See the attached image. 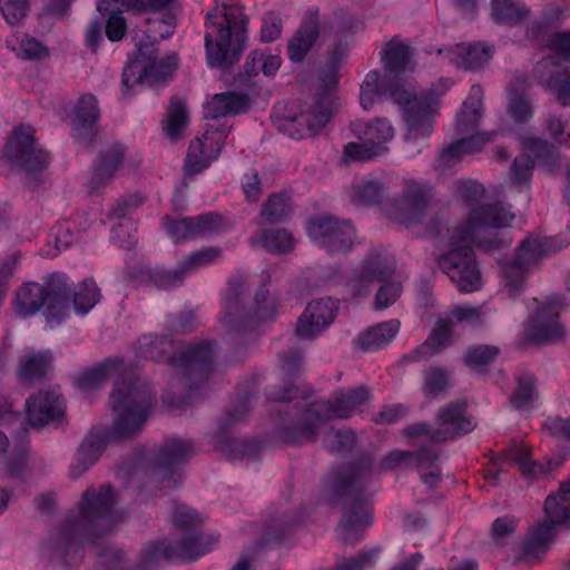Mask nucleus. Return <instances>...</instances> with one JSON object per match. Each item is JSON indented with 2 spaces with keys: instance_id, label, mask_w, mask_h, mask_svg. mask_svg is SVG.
I'll return each mask as SVG.
<instances>
[{
  "instance_id": "nucleus-26",
  "label": "nucleus",
  "mask_w": 570,
  "mask_h": 570,
  "mask_svg": "<svg viewBox=\"0 0 570 570\" xmlns=\"http://www.w3.org/2000/svg\"><path fill=\"white\" fill-rule=\"evenodd\" d=\"M222 217L217 214L202 215L195 218H181L171 220L165 218L164 225L169 236L179 242L187 238H196L218 229Z\"/></svg>"
},
{
  "instance_id": "nucleus-29",
  "label": "nucleus",
  "mask_w": 570,
  "mask_h": 570,
  "mask_svg": "<svg viewBox=\"0 0 570 570\" xmlns=\"http://www.w3.org/2000/svg\"><path fill=\"white\" fill-rule=\"evenodd\" d=\"M372 507L365 500H355L344 512L340 530L345 542L353 543L362 538V532L372 523Z\"/></svg>"
},
{
  "instance_id": "nucleus-20",
  "label": "nucleus",
  "mask_w": 570,
  "mask_h": 570,
  "mask_svg": "<svg viewBox=\"0 0 570 570\" xmlns=\"http://www.w3.org/2000/svg\"><path fill=\"white\" fill-rule=\"evenodd\" d=\"M307 233L317 246L332 253L347 252L353 244V226L348 222H338L330 216L311 220Z\"/></svg>"
},
{
  "instance_id": "nucleus-23",
  "label": "nucleus",
  "mask_w": 570,
  "mask_h": 570,
  "mask_svg": "<svg viewBox=\"0 0 570 570\" xmlns=\"http://www.w3.org/2000/svg\"><path fill=\"white\" fill-rule=\"evenodd\" d=\"M531 455V446L525 441L519 440L513 441L510 448L503 451L502 459L504 462L517 465L523 475L531 478L544 475L559 466L562 462L561 460H547L544 463L532 461Z\"/></svg>"
},
{
  "instance_id": "nucleus-44",
  "label": "nucleus",
  "mask_w": 570,
  "mask_h": 570,
  "mask_svg": "<svg viewBox=\"0 0 570 570\" xmlns=\"http://www.w3.org/2000/svg\"><path fill=\"white\" fill-rule=\"evenodd\" d=\"M7 46L19 58L27 60H42L49 55L48 49L40 41L20 32L8 38Z\"/></svg>"
},
{
  "instance_id": "nucleus-39",
  "label": "nucleus",
  "mask_w": 570,
  "mask_h": 570,
  "mask_svg": "<svg viewBox=\"0 0 570 570\" xmlns=\"http://www.w3.org/2000/svg\"><path fill=\"white\" fill-rule=\"evenodd\" d=\"M213 348L208 342H200L189 346L181 355L169 357L173 364L190 367L193 370L205 373L209 370Z\"/></svg>"
},
{
  "instance_id": "nucleus-8",
  "label": "nucleus",
  "mask_w": 570,
  "mask_h": 570,
  "mask_svg": "<svg viewBox=\"0 0 570 570\" xmlns=\"http://www.w3.org/2000/svg\"><path fill=\"white\" fill-rule=\"evenodd\" d=\"M549 55L535 66V75L562 106H570V32H556L548 39Z\"/></svg>"
},
{
  "instance_id": "nucleus-12",
  "label": "nucleus",
  "mask_w": 570,
  "mask_h": 570,
  "mask_svg": "<svg viewBox=\"0 0 570 570\" xmlns=\"http://www.w3.org/2000/svg\"><path fill=\"white\" fill-rule=\"evenodd\" d=\"M352 130L360 142H348L344 148V156L350 160H371L387 150L386 142L394 136L391 124L385 119H375L371 122L355 121Z\"/></svg>"
},
{
  "instance_id": "nucleus-15",
  "label": "nucleus",
  "mask_w": 570,
  "mask_h": 570,
  "mask_svg": "<svg viewBox=\"0 0 570 570\" xmlns=\"http://www.w3.org/2000/svg\"><path fill=\"white\" fill-rule=\"evenodd\" d=\"M115 504L116 495L110 487H101L98 491L87 490L79 507L80 519L73 528L111 529L121 519L114 509Z\"/></svg>"
},
{
  "instance_id": "nucleus-46",
  "label": "nucleus",
  "mask_w": 570,
  "mask_h": 570,
  "mask_svg": "<svg viewBox=\"0 0 570 570\" xmlns=\"http://www.w3.org/2000/svg\"><path fill=\"white\" fill-rule=\"evenodd\" d=\"M188 122V115L184 102L175 98L170 101V107L166 118L163 121V129L171 140L181 137Z\"/></svg>"
},
{
  "instance_id": "nucleus-41",
  "label": "nucleus",
  "mask_w": 570,
  "mask_h": 570,
  "mask_svg": "<svg viewBox=\"0 0 570 570\" xmlns=\"http://www.w3.org/2000/svg\"><path fill=\"white\" fill-rule=\"evenodd\" d=\"M482 89L479 86L471 88V96L463 102L462 111L456 120V129L461 135L473 131L481 118V100Z\"/></svg>"
},
{
  "instance_id": "nucleus-42",
  "label": "nucleus",
  "mask_w": 570,
  "mask_h": 570,
  "mask_svg": "<svg viewBox=\"0 0 570 570\" xmlns=\"http://www.w3.org/2000/svg\"><path fill=\"white\" fill-rule=\"evenodd\" d=\"M411 58V50L404 42L393 39L386 49L382 52V60L389 75L399 77V75L406 70Z\"/></svg>"
},
{
  "instance_id": "nucleus-47",
  "label": "nucleus",
  "mask_w": 570,
  "mask_h": 570,
  "mask_svg": "<svg viewBox=\"0 0 570 570\" xmlns=\"http://www.w3.org/2000/svg\"><path fill=\"white\" fill-rule=\"evenodd\" d=\"M521 88L511 87L508 97V112L517 122H524L532 117V108L525 98V80L520 81Z\"/></svg>"
},
{
  "instance_id": "nucleus-3",
  "label": "nucleus",
  "mask_w": 570,
  "mask_h": 570,
  "mask_svg": "<svg viewBox=\"0 0 570 570\" xmlns=\"http://www.w3.org/2000/svg\"><path fill=\"white\" fill-rule=\"evenodd\" d=\"M450 86V81L441 79L429 94L419 97L413 92L412 86L402 79H397L387 90L380 73L370 71L361 85L360 102L364 110H368L389 92L404 111L407 125L406 140L414 142L431 135L439 109V98Z\"/></svg>"
},
{
  "instance_id": "nucleus-33",
  "label": "nucleus",
  "mask_w": 570,
  "mask_h": 570,
  "mask_svg": "<svg viewBox=\"0 0 570 570\" xmlns=\"http://www.w3.org/2000/svg\"><path fill=\"white\" fill-rule=\"evenodd\" d=\"M493 139L491 134H476L462 138L449 146L439 157L440 168L451 167L465 155H471L482 149V147Z\"/></svg>"
},
{
  "instance_id": "nucleus-7",
  "label": "nucleus",
  "mask_w": 570,
  "mask_h": 570,
  "mask_svg": "<svg viewBox=\"0 0 570 570\" xmlns=\"http://www.w3.org/2000/svg\"><path fill=\"white\" fill-rule=\"evenodd\" d=\"M546 520L529 534L523 546L522 559L527 562L539 561L549 549L556 533V527L570 523V479L560 484L557 494L544 502Z\"/></svg>"
},
{
  "instance_id": "nucleus-62",
  "label": "nucleus",
  "mask_w": 570,
  "mask_h": 570,
  "mask_svg": "<svg viewBox=\"0 0 570 570\" xmlns=\"http://www.w3.org/2000/svg\"><path fill=\"white\" fill-rule=\"evenodd\" d=\"M518 520L514 517L505 515L498 518L492 523V538L498 543H503L517 529Z\"/></svg>"
},
{
  "instance_id": "nucleus-27",
  "label": "nucleus",
  "mask_w": 570,
  "mask_h": 570,
  "mask_svg": "<svg viewBox=\"0 0 570 570\" xmlns=\"http://www.w3.org/2000/svg\"><path fill=\"white\" fill-rule=\"evenodd\" d=\"M551 147L541 139L524 138L522 139V154L514 159L511 168L510 179L515 186H528V181L532 175L534 159L549 155Z\"/></svg>"
},
{
  "instance_id": "nucleus-9",
  "label": "nucleus",
  "mask_w": 570,
  "mask_h": 570,
  "mask_svg": "<svg viewBox=\"0 0 570 570\" xmlns=\"http://www.w3.org/2000/svg\"><path fill=\"white\" fill-rule=\"evenodd\" d=\"M368 390L361 386L357 389L337 392L326 403H314L307 411L308 423L303 426L299 434L291 441L299 444L308 441H315V429L318 428L320 423L325 419L350 417L361 404L368 400Z\"/></svg>"
},
{
  "instance_id": "nucleus-45",
  "label": "nucleus",
  "mask_w": 570,
  "mask_h": 570,
  "mask_svg": "<svg viewBox=\"0 0 570 570\" xmlns=\"http://www.w3.org/2000/svg\"><path fill=\"white\" fill-rule=\"evenodd\" d=\"M293 236L283 229L265 232L252 238V245H261L272 253H287L294 247Z\"/></svg>"
},
{
  "instance_id": "nucleus-59",
  "label": "nucleus",
  "mask_w": 570,
  "mask_h": 570,
  "mask_svg": "<svg viewBox=\"0 0 570 570\" xmlns=\"http://www.w3.org/2000/svg\"><path fill=\"white\" fill-rule=\"evenodd\" d=\"M28 0H2V17L9 24L20 22L27 16Z\"/></svg>"
},
{
  "instance_id": "nucleus-38",
  "label": "nucleus",
  "mask_w": 570,
  "mask_h": 570,
  "mask_svg": "<svg viewBox=\"0 0 570 570\" xmlns=\"http://www.w3.org/2000/svg\"><path fill=\"white\" fill-rule=\"evenodd\" d=\"M105 445V436H97L96 433H91L76 454V461L70 470L71 476L77 478L87 471L98 460Z\"/></svg>"
},
{
  "instance_id": "nucleus-21",
  "label": "nucleus",
  "mask_w": 570,
  "mask_h": 570,
  "mask_svg": "<svg viewBox=\"0 0 570 570\" xmlns=\"http://www.w3.org/2000/svg\"><path fill=\"white\" fill-rule=\"evenodd\" d=\"M562 302L559 297H552L538 306L535 315L528 328L525 337L534 343H552L563 336V328L558 322Z\"/></svg>"
},
{
  "instance_id": "nucleus-14",
  "label": "nucleus",
  "mask_w": 570,
  "mask_h": 570,
  "mask_svg": "<svg viewBox=\"0 0 570 570\" xmlns=\"http://www.w3.org/2000/svg\"><path fill=\"white\" fill-rule=\"evenodd\" d=\"M155 48L140 47L139 57L130 62L122 72L124 86L153 85L166 80L177 68V56L166 55L159 58Z\"/></svg>"
},
{
  "instance_id": "nucleus-54",
  "label": "nucleus",
  "mask_w": 570,
  "mask_h": 570,
  "mask_svg": "<svg viewBox=\"0 0 570 570\" xmlns=\"http://www.w3.org/2000/svg\"><path fill=\"white\" fill-rule=\"evenodd\" d=\"M438 459V454L432 450H422L417 455L416 460L420 466L421 478L424 483L429 485H435L440 481V469L433 465V462Z\"/></svg>"
},
{
  "instance_id": "nucleus-32",
  "label": "nucleus",
  "mask_w": 570,
  "mask_h": 570,
  "mask_svg": "<svg viewBox=\"0 0 570 570\" xmlns=\"http://www.w3.org/2000/svg\"><path fill=\"white\" fill-rule=\"evenodd\" d=\"M318 36V22L315 13H309L289 40L288 57L292 61H302Z\"/></svg>"
},
{
  "instance_id": "nucleus-53",
  "label": "nucleus",
  "mask_w": 570,
  "mask_h": 570,
  "mask_svg": "<svg viewBox=\"0 0 570 570\" xmlns=\"http://www.w3.org/2000/svg\"><path fill=\"white\" fill-rule=\"evenodd\" d=\"M383 193L381 184L375 180H363L353 187L351 198L356 204H376Z\"/></svg>"
},
{
  "instance_id": "nucleus-49",
  "label": "nucleus",
  "mask_w": 570,
  "mask_h": 570,
  "mask_svg": "<svg viewBox=\"0 0 570 570\" xmlns=\"http://www.w3.org/2000/svg\"><path fill=\"white\" fill-rule=\"evenodd\" d=\"M51 360L49 352H37L26 356L21 363V376L29 381L41 377L50 368Z\"/></svg>"
},
{
  "instance_id": "nucleus-13",
  "label": "nucleus",
  "mask_w": 570,
  "mask_h": 570,
  "mask_svg": "<svg viewBox=\"0 0 570 570\" xmlns=\"http://www.w3.org/2000/svg\"><path fill=\"white\" fill-rule=\"evenodd\" d=\"M464 410V403H450L439 415L438 429L430 431L425 425L417 424L407 428L405 435L412 444H416L415 439H420L422 442H443L466 434L474 429L475 423L472 419L465 416Z\"/></svg>"
},
{
  "instance_id": "nucleus-35",
  "label": "nucleus",
  "mask_w": 570,
  "mask_h": 570,
  "mask_svg": "<svg viewBox=\"0 0 570 570\" xmlns=\"http://www.w3.org/2000/svg\"><path fill=\"white\" fill-rule=\"evenodd\" d=\"M122 157L124 149L120 146H115L100 155L90 180L91 191H98L111 180L122 161Z\"/></svg>"
},
{
  "instance_id": "nucleus-40",
  "label": "nucleus",
  "mask_w": 570,
  "mask_h": 570,
  "mask_svg": "<svg viewBox=\"0 0 570 570\" xmlns=\"http://www.w3.org/2000/svg\"><path fill=\"white\" fill-rule=\"evenodd\" d=\"M282 58L278 53H273L268 49H256L248 56L244 69L249 77L263 72L265 76H274L279 69Z\"/></svg>"
},
{
  "instance_id": "nucleus-24",
  "label": "nucleus",
  "mask_w": 570,
  "mask_h": 570,
  "mask_svg": "<svg viewBox=\"0 0 570 570\" xmlns=\"http://www.w3.org/2000/svg\"><path fill=\"white\" fill-rule=\"evenodd\" d=\"M26 406L28 420L33 426L58 421L65 411V403L55 391L39 392L27 401Z\"/></svg>"
},
{
  "instance_id": "nucleus-34",
  "label": "nucleus",
  "mask_w": 570,
  "mask_h": 570,
  "mask_svg": "<svg viewBox=\"0 0 570 570\" xmlns=\"http://www.w3.org/2000/svg\"><path fill=\"white\" fill-rule=\"evenodd\" d=\"M88 217L83 214H76L75 216L58 222L50 233V237L55 242L58 250L69 248L73 243L80 239L81 233L85 232L88 225Z\"/></svg>"
},
{
  "instance_id": "nucleus-31",
  "label": "nucleus",
  "mask_w": 570,
  "mask_h": 570,
  "mask_svg": "<svg viewBox=\"0 0 570 570\" xmlns=\"http://www.w3.org/2000/svg\"><path fill=\"white\" fill-rule=\"evenodd\" d=\"M249 107L247 95L228 91L216 94L204 107L205 117L210 118L216 124L220 117L232 116L245 112Z\"/></svg>"
},
{
  "instance_id": "nucleus-2",
  "label": "nucleus",
  "mask_w": 570,
  "mask_h": 570,
  "mask_svg": "<svg viewBox=\"0 0 570 570\" xmlns=\"http://www.w3.org/2000/svg\"><path fill=\"white\" fill-rule=\"evenodd\" d=\"M114 376L117 377L110 395V403L117 415L114 434L119 439L129 438L141 430L153 405L147 387L135 381L131 370L125 367L119 360H107L79 373L76 384L82 390L97 389Z\"/></svg>"
},
{
  "instance_id": "nucleus-5",
  "label": "nucleus",
  "mask_w": 570,
  "mask_h": 570,
  "mask_svg": "<svg viewBox=\"0 0 570 570\" xmlns=\"http://www.w3.org/2000/svg\"><path fill=\"white\" fill-rule=\"evenodd\" d=\"M173 520L176 529L175 540L147 544L142 550L145 566L160 559L167 561L195 560L209 552L218 542L217 535L200 534L203 519L186 505L176 507Z\"/></svg>"
},
{
  "instance_id": "nucleus-55",
  "label": "nucleus",
  "mask_w": 570,
  "mask_h": 570,
  "mask_svg": "<svg viewBox=\"0 0 570 570\" xmlns=\"http://www.w3.org/2000/svg\"><path fill=\"white\" fill-rule=\"evenodd\" d=\"M283 24L279 14L275 11H267L262 17L261 40L263 42H272L282 35Z\"/></svg>"
},
{
  "instance_id": "nucleus-17",
  "label": "nucleus",
  "mask_w": 570,
  "mask_h": 570,
  "mask_svg": "<svg viewBox=\"0 0 570 570\" xmlns=\"http://www.w3.org/2000/svg\"><path fill=\"white\" fill-rule=\"evenodd\" d=\"M230 127L226 124H207L202 137L191 140L185 159V170L198 174L217 159Z\"/></svg>"
},
{
  "instance_id": "nucleus-64",
  "label": "nucleus",
  "mask_w": 570,
  "mask_h": 570,
  "mask_svg": "<svg viewBox=\"0 0 570 570\" xmlns=\"http://www.w3.org/2000/svg\"><path fill=\"white\" fill-rule=\"evenodd\" d=\"M542 429L553 436L570 440V419L547 417L542 423Z\"/></svg>"
},
{
  "instance_id": "nucleus-52",
  "label": "nucleus",
  "mask_w": 570,
  "mask_h": 570,
  "mask_svg": "<svg viewBox=\"0 0 570 570\" xmlns=\"http://www.w3.org/2000/svg\"><path fill=\"white\" fill-rule=\"evenodd\" d=\"M291 213L285 195H273L264 204L262 209V218L269 224L282 222Z\"/></svg>"
},
{
  "instance_id": "nucleus-56",
  "label": "nucleus",
  "mask_w": 570,
  "mask_h": 570,
  "mask_svg": "<svg viewBox=\"0 0 570 570\" xmlns=\"http://www.w3.org/2000/svg\"><path fill=\"white\" fill-rule=\"evenodd\" d=\"M498 348L494 346L479 345L471 347L465 353V363L471 367H480L489 364L498 356Z\"/></svg>"
},
{
  "instance_id": "nucleus-4",
  "label": "nucleus",
  "mask_w": 570,
  "mask_h": 570,
  "mask_svg": "<svg viewBox=\"0 0 570 570\" xmlns=\"http://www.w3.org/2000/svg\"><path fill=\"white\" fill-rule=\"evenodd\" d=\"M247 18L235 3H217L207 13L205 45L210 67H226L237 60L246 45Z\"/></svg>"
},
{
  "instance_id": "nucleus-63",
  "label": "nucleus",
  "mask_w": 570,
  "mask_h": 570,
  "mask_svg": "<svg viewBox=\"0 0 570 570\" xmlns=\"http://www.w3.org/2000/svg\"><path fill=\"white\" fill-rule=\"evenodd\" d=\"M127 32V21L125 17L118 12L112 13L106 22V36L112 41L117 42L124 39Z\"/></svg>"
},
{
  "instance_id": "nucleus-28",
  "label": "nucleus",
  "mask_w": 570,
  "mask_h": 570,
  "mask_svg": "<svg viewBox=\"0 0 570 570\" xmlns=\"http://www.w3.org/2000/svg\"><path fill=\"white\" fill-rule=\"evenodd\" d=\"M99 119V108L96 97L91 94L81 95L72 112V131L77 139H91L95 136V125Z\"/></svg>"
},
{
  "instance_id": "nucleus-11",
  "label": "nucleus",
  "mask_w": 570,
  "mask_h": 570,
  "mask_svg": "<svg viewBox=\"0 0 570 570\" xmlns=\"http://www.w3.org/2000/svg\"><path fill=\"white\" fill-rule=\"evenodd\" d=\"M69 291L62 281L50 282L48 286L37 283L23 284L12 302L14 312L20 316L35 314L46 305L51 315L62 313L68 307Z\"/></svg>"
},
{
  "instance_id": "nucleus-1",
  "label": "nucleus",
  "mask_w": 570,
  "mask_h": 570,
  "mask_svg": "<svg viewBox=\"0 0 570 570\" xmlns=\"http://www.w3.org/2000/svg\"><path fill=\"white\" fill-rule=\"evenodd\" d=\"M514 214L501 204L482 205L471 210L466 222L450 232L449 250L438 258V264L459 291L471 293L481 286L473 247H499L497 228L507 227Z\"/></svg>"
},
{
  "instance_id": "nucleus-50",
  "label": "nucleus",
  "mask_w": 570,
  "mask_h": 570,
  "mask_svg": "<svg viewBox=\"0 0 570 570\" xmlns=\"http://www.w3.org/2000/svg\"><path fill=\"white\" fill-rule=\"evenodd\" d=\"M99 299V289L92 279L83 281L75 293L73 305L78 313H88Z\"/></svg>"
},
{
  "instance_id": "nucleus-25",
  "label": "nucleus",
  "mask_w": 570,
  "mask_h": 570,
  "mask_svg": "<svg viewBox=\"0 0 570 570\" xmlns=\"http://www.w3.org/2000/svg\"><path fill=\"white\" fill-rule=\"evenodd\" d=\"M334 109V100L331 96L323 97L317 104L304 108L299 115L292 119V126L297 130V138L315 135L330 121Z\"/></svg>"
},
{
  "instance_id": "nucleus-57",
  "label": "nucleus",
  "mask_w": 570,
  "mask_h": 570,
  "mask_svg": "<svg viewBox=\"0 0 570 570\" xmlns=\"http://www.w3.org/2000/svg\"><path fill=\"white\" fill-rule=\"evenodd\" d=\"M111 239L120 247L130 249L137 243L134 223L129 219H124L115 225L111 230Z\"/></svg>"
},
{
  "instance_id": "nucleus-61",
  "label": "nucleus",
  "mask_w": 570,
  "mask_h": 570,
  "mask_svg": "<svg viewBox=\"0 0 570 570\" xmlns=\"http://www.w3.org/2000/svg\"><path fill=\"white\" fill-rule=\"evenodd\" d=\"M325 443L333 452L348 450L355 443V435L351 431H331L325 436Z\"/></svg>"
},
{
  "instance_id": "nucleus-58",
  "label": "nucleus",
  "mask_w": 570,
  "mask_h": 570,
  "mask_svg": "<svg viewBox=\"0 0 570 570\" xmlns=\"http://www.w3.org/2000/svg\"><path fill=\"white\" fill-rule=\"evenodd\" d=\"M550 136L560 145L570 148V119L563 121L560 117L550 116L547 119Z\"/></svg>"
},
{
  "instance_id": "nucleus-16",
  "label": "nucleus",
  "mask_w": 570,
  "mask_h": 570,
  "mask_svg": "<svg viewBox=\"0 0 570 570\" xmlns=\"http://www.w3.org/2000/svg\"><path fill=\"white\" fill-rule=\"evenodd\" d=\"M479 307L455 306L451 309L449 318H440L428 340L415 352L409 355L412 361H421L433 354L443 351L453 342V326L468 321L475 323L480 321Z\"/></svg>"
},
{
  "instance_id": "nucleus-51",
  "label": "nucleus",
  "mask_w": 570,
  "mask_h": 570,
  "mask_svg": "<svg viewBox=\"0 0 570 570\" xmlns=\"http://www.w3.org/2000/svg\"><path fill=\"white\" fill-rule=\"evenodd\" d=\"M537 397L533 376L524 373L518 377V385L511 396V403L517 409H525Z\"/></svg>"
},
{
  "instance_id": "nucleus-60",
  "label": "nucleus",
  "mask_w": 570,
  "mask_h": 570,
  "mask_svg": "<svg viewBox=\"0 0 570 570\" xmlns=\"http://www.w3.org/2000/svg\"><path fill=\"white\" fill-rule=\"evenodd\" d=\"M449 385L448 375L439 368H430L425 373L424 393L428 396L436 395Z\"/></svg>"
},
{
  "instance_id": "nucleus-43",
  "label": "nucleus",
  "mask_w": 570,
  "mask_h": 570,
  "mask_svg": "<svg viewBox=\"0 0 570 570\" xmlns=\"http://www.w3.org/2000/svg\"><path fill=\"white\" fill-rule=\"evenodd\" d=\"M528 17L527 7L514 0H492L491 18L501 24L513 26Z\"/></svg>"
},
{
  "instance_id": "nucleus-6",
  "label": "nucleus",
  "mask_w": 570,
  "mask_h": 570,
  "mask_svg": "<svg viewBox=\"0 0 570 570\" xmlns=\"http://www.w3.org/2000/svg\"><path fill=\"white\" fill-rule=\"evenodd\" d=\"M383 283L376 294L374 307L377 311L387 308L401 294V277L393 263L382 254H372L354 272L348 281L353 296L370 293L374 283Z\"/></svg>"
},
{
  "instance_id": "nucleus-22",
  "label": "nucleus",
  "mask_w": 570,
  "mask_h": 570,
  "mask_svg": "<svg viewBox=\"0 0 570 570\" xmlns=\"http://www.w3.org/2000/svg\"><path fill=\"white\" fill-rule=\"evenodd\" d=\"M336 303L331 298H322L307 305L296 324V335L309 340L316 337L335 318Z\"/></svg>"
},
{
  "instance_id": "nucleus-19",
  "label": "nucleus",
  "mask_w": 570,
  "mask_h": 570,
  "mask_svg": "<svg viewBox=\"0 0 570 570\" xmlns=\"http://www.w3.org/2000/svg\"><path fill=\"white\" fill-rule=\"evenodd\" d=\"M562 245H557L552 238H528L520 245L517 257L503 268L505 286L510 294L518 291L524 281L528 268L538 259L551 252L558 250Z\"/></svg>"
},
{
  "instance_id": "nucleus-48",
  "label": "nucleus",
  "mask_w": 570,
  "mask_h": 570,
  "mask_svg": "<svg viewBox=\"0 0 570 570\" xmlns=\"http://www.w3.org/2000/svg\"><path fill=\"white\" fill-rule=\"evenodd\" d=\"M194 454V448L190 442L171 440L166 444L161 452L159 462L165 469H174Z\"/></svg>"
},
{
  "instance_id": "nucleus-36",
  "label": "nucleus",
  "mask_w": 570,
  "mask_h": 570,
  "mask_svg": "<svg viewBox=\"0 0 570 570\" xmlns=\"http://www.w3.org/2000/svg\"><path fill=\"white\" fill-rule=\"evenodd\" d=\"M400 322L390 320L372 326L358 336V345L363 351L375 352L385 347L399 333Z\"/></svg>"
},
{
  "instance_id": "nucleus-18",
  "label": "nucleus",
  "mask_w": 570,
  "mask_h": 570,
  "mask_svg": "<svg viewBox=\"0 0 570 570\" xmlns=\"http://www.w3.org/2000/svg\"><path fill=\"white\" fill-rule=\"evenodd\" d=\"M431 196L429 187L409 180L404 185L402 196L389 204L384 212L390 219L411 226L422 222L428 213Z\"/></svg>"
},
{
  "instance_id": "nucleus-37",
  "label": "nucleus",
  "mask_w": 570,
  "mask_h": 570,
  "mask_svg": "<svg viewBox=\"0 0 570 570\" xmlns=\"http://www.w3.org/2000/svg\"><path fill=\"white\" fill-rule=\"evenodd\" d=\"M219 254L220 252L217 248H205L193 253L183 262L181 271L168 272L164 275H159L157 278H155V283L161 288H169L171 286L178 285L181 282L184 272L209 264L214 262L219 256Z\"/></svg>"
},
{
  "instance_id": "nucleus-10",
  "label": "nucleus",
  "mask_w": 570,
  "mask_h": 570,
  "mask_svg": "<svg viewBox=\"0 0 570 570\" xmlns=\"http://www.w3.org/2000/svg\"><path fill=\"white\" fill-rule=\"evenodd\" d=\"M30 126H19L9 136L6 157L13 167L22 170L30 179L39 180L41 173L49 166L51 157L40 147Z\"/></svg>"
},
{
  "instance_id": "nucleus-30",
  "label": "nucleus",
  "mask_w": 570,
  "mask_h": 570,
  "mask_svg": "<svg viewBox=\"0 0 570 570\" xmlns=\"http://www.w3.org/2000/svg\"><path fill=\"white\" fill-rule=\"evenodd\" d=\"M439 55L445 53L449 62L465 69L483 67L492 57V48L481 43L456 45L451 49H439Z\"/></svg>"
}]
</instances>
